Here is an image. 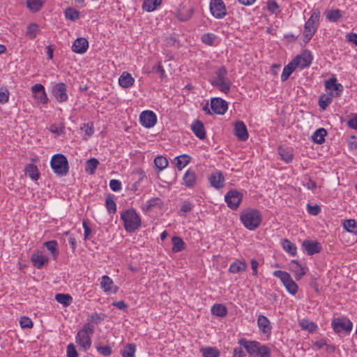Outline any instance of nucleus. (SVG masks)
Masks as SVG:
<instances>
[{"label":"nucleus","instance_id":"1","mask_svg":"<svg viewBox=\"0 0 357 357\" xmlns=\"http://www.w3.org/2000/svg\"><path fill=\"white\" fill-rule=\"evenodd\" d=\"M227 70L224 66L217 68L210 80L211 85L217 87L220 91L227 94L230 91L231 80L227 77Z\"/></svg>","mask_w":357,"mask_h":357},{"label":"nucleus","instance_id":"2","mask_svg":"<svg viewBox=\"0 0 357 357\" xmlns=\"http://www.w3.org/2000/svg\"><path fill=\"white\" fill-rule=\"evenodd\" d=\"M241 347L245 349L249 354L253 357H271V349L266 345H261L257 341H248L241 338L238 342Z\"/></svg>","mask_w":357,"mask_h":357},{"label":"nucleus","instance_id":"3","mask_svg":"<svg viewBox=\"0 0 357 357\" xmlns=\"http://www.w3.org/2000/svg\"><path fill=\"white\" fill-rule=\"evenodd\" d=\"M123 221L124 228L127 232L132 233L141 226V218L134 208H130L121 214Z\"/></svg>","mask_w":357,"mask_h":357},{"label":"nucleus","instance_id":"4","mask_svg":"<svg viewBox=\"0 0 357 357\" xmlns=\"http://www.w3.org/2000/svg\"><path fill=\"white\" fill-rule=\"evenodd\" d=\"M240 219L248 229L255 230L261 222V215L258 210L248 208L241 213Z\"/></svg>","mask_w":357,"mask_h":357},{"label":"nucleus","instance_id":"5","mask_svg":"<svg viewBox=\"0 0 357 357\" xmlns=\"http://www.w3.org/2000/svg\"><path fill=\"white\" fill-rule=\"evenodd\" d=\"M319 20V12L318 10H314L310 17L305 22L304 26V31L303 34V41L308 43L314 33L316 32Z\"/></svg>","mask_w":357,"mask_h":357},{"label":"nucleus","instance_id":"6","mask_svg":"<svg viewBox=\"0 0 357 357\" xmlns=\"http://www.w3.org/2000/svg\"><path fill=\"white\" fill-rule=\"evenodd\" d=\"M50 165L54 172L59 176H66L69 172V165L67 158L61 153L52 157Z\"/></svg>","mask_w":357,"mask_h":357},{"label":"nucleus","instance_id":"7","mask_svg":"<svg viewBox=\"0 0 357 357\" xmlns=\"http://www.w3.org/2000/svg\"><path fill=\"white\" fill-rule=\"evenodd\" d=\"M273 275L280 279L289 294L294 295L297 293L298 287L287 272L278 270L273 272Z\"/></svg>","mask_w":357,"mask_h":357},{"label":"nucleus","instance_id":"8","mask_svg":"<svg viewBox=\"0 0 357 357\" xmlns=\"http://www.w3.org/2000/svg\"><path fill=\"white\" fill-rule=\"evenodd\" d=\"M332 328L335 333H348L352 330V322L346 317H337L332 320Z\"/></svg>","mask_w":357,"mask_h":357},{"label":"nucleus","instance_id":"9","mask_svg":"<svg viewBox=\"0 0 357 357\" xmlns=\"http://www.w3.org/2000/svg\"><path fill=\"white\" fill-rule=\"evenodd\" d=\"M243 198V194L236 190H229L225 195V199L228 206L231 209H236Z\"/></svg>","mask_w":357,"mask_h":357},{"label":"nucleus","instance_id":"10","mask_svg":"<svg viewBox=\"0 0 357 357\" xmlns=\"http://www.w3.org/2000/svg\"><path fill=\"white\" fill-rule=\"evenodd\" d=\"M210 10L213 16L218 19L223 18L227 14L225 5L222 0H211Z\"/></svg>","mask_w":357,"mask_h":357},{"label":"nucleus","instance_id":"11","mask_svg":"<svg viewBox=\"0 0 357 357\" xmlns=\"http://www.w3.org/2000/svg\"><path fill=\"white\" fill-rule=\"evenodd\" d=\"M67 86L63 82L57 83L53 88L52 93L59 102H65L68 100Z\"/></svg>","mask_w":357,"mask_h":357},{"label":"nucleus","instance_id":"12","mask_svg":"<svg viewBox=\"0 0 357 357\" xmlns=\"http://www.w3.org/2000/svg\"><path fill=\"white\" fill-rule=\"evenodd\" d=\"M211 108L217 114H224L228 109V104L220 98H213L211 100Z\"/></svg>","mask_w":357,"mask_h":357},{"label":"nucleus","instance_id":"13","mask_svg":"<svg viewBox=\"0 0 357 357\" xmlns=\"http://www.w3.org/2000/svg\"><path fill=\"white\" fill-rule=\"evenodd\" d=\"M140 123L146 128H152L157 121V117L152 111L146 110L141 113L139 116Z\"/></svg>","mask_w":357,"mask_h":357},{"label":"nucleus","instance_id":"14","mask_svg":"<svg viewBox=\"0 0 357 357\" xmlns=\"http://www.w3.org/2000/svg\"><path fill=\"white\" fill-rule=\"evenodd\" d=\"M31 91L38 103L45 104L47 102L48 98L45 93V88L41 84H34L31 87Z\"/></svg>","mask_w":357,"mask_h":357},{"label":"nucleus","instance_id":"15","mask_svg":"<svg viewBox=\"0 0 357 357\" xmlns=\"http://www.w3.org/2000/svg\"><path fill=\"white\" fill-rule=\"evenodd\" d=\"M292 61L296 67L303 69L311 64L312 57L309 52H305L301 55L296 56Z\"/></svg>","mask_w":357,"mask_h":357},{"label":"nucleus","instance_id":"16","mask_svg":"<svg viewBox=\"0 0 357 357\" xmlns=\"http://www.w3.org/2000/svg\"><path fill=\"white\" fill-rule=\"evenodd\" d=\"M302 246L309 255L319 253L321 250V243L316 241L305 240L303 242Z\"/></svg>","mask_w":357,"mask_h":357},{"label":"nucleus","instance_id":"17","mask_svg":"<svg viewBox=\"0 0 357 357\" xmlns=\"http://www.w3.org/2000/svg\"><path fill=\"white\" fill-rule=\"evenodd\" d=\"M234 135L241 141H245L248 138V132L245 123L238 121L234 125Z\"/></svg>","mask_w":357,"mask_h":357},{"label":"nucleus","instance_id":"18","mask_svg":"<svg viewBox=\"0 0 357 357\" xmlns=\"http://www.w3.org/2000/svg\"><path fill=\"white\" fill-rule=\"evenodd\" d=\"M89 47V42L85 38H77L72 46V50L77 54L86 52Z\"/></svg>","mask_w":357,"mask_h":357},{"label":"nucleus","instance_id":"19","mask_svg":"<svg viewBox=\"0 0 357 357\" xmlns=\"http://www.w3.org/2000/svg\"><path fill=\"white\" fill-rule=\"evenodd\" d=\"M183 183L189 188H194L197 185V178L195 171L190 169L184 174Z\"/></svg>","mask_w":357,"mask_h":357},{"label":"nucleus","instance_id":"20","mask_svg":"<svg viewBox=\"0 0 357 357\" xmlns=\"http://www.w3.org/2000/svg\"><path fill=\"white\" fill-rule=\"evenodd\" d=\"M100 287L106 293H116L118 287L114 285L113 280L107 275H103L101 278Z\"/></svg>","mask_w":357,"mask_h":357},{"label":"nucleus","instance_id":"21","mask_svg":"<svg viewBox=\"0 0 357 357\" xmlns=\"http://www.w3.org/2000/svg\"><path fill=\"white\" fill-rule=\"evenodd\" d=\"M76 342L79 344L84 351H86L91 345V336L79 331L76 336Z\"/></svg>","mask_w":357,"mask_h":357},{"label":"nucleus","instance_id":"22","mask_svg":"<svg viewBox=\"0 0 357 357\" xmlns=\"http://www.w3.org/2000/svg\"><path fill=\"white\" fill-rule=\"evenodd\" d=\"M209 181L213 187L218 189L223 187L225 179L222 172H215L212 173L211 175L210 176Z\"/></svg>","mask_w":357,"mask_h":357},{"label":"nucleus","instance_id":"23","mask_svg":"<svg viewBox=\"0 0 357 357\" xmlns=\"http://www.w3.org/2000/svg\"><path fill=\"white\" fill-rule=\"evenodd\" d=\"M325 87L328 90L336 91V96H340V93L343 90V86L340 83H337V78L331 77L325 82Z\"/></svg>","mask_w":357,"mask_h":357},{"label":"nucleus","instance_id":"24","mask_svg":"<svg viewBox=\"0 0 357 357\" xmlns=\"http://www.w3.org/2000/svg\"><path fill=\"white\" fill-rule=\"evenodd\" d=\"M31 259L33 265L37 268H41L44 264L47 261V258L39 251L34 252Z\"/></svg>","mask_w":357,"mask_h":357},{"label":"nucleus","instance_id":"25","mask_svg":"<svg viewBox=\"0 0 357 357\" xmlns=\"http://www.w3.org/2000/svg\"><path fill=\"white\" fill-rule=\"evenodd\" d=\"M191 128L192 132L198 138L200 139H204L206 137L204 126L202 121L199 120L195 121L192 123Z\"/></svg>","mask_w":357,"mask_h":357},{"label":"nucleus","instance_id":"26","mask_svg":"<svg viewBox=\"0 0 357 357\" xmlns=\"http://www.w3.org/2000/svg\"><path fill=\"white\" fill-rule=\"evenodd\" d=\"M257 325L259 329L264 333H271V322L268 319L262 314H259L257 318Z\"/></svg>","mask_w":357,"mask_h":357},{"label":"nucleus","instance_id":"27","mask_svg":"<svg viewBox=\"0 0 357 357\" xmlns=\"http://www.w3.org/2000/svg\"><path fill=\"white\" fill-rule=\"evenodd\" d=\"M290 268L291 271L295 273V278L297 280H300L306 274L305 268L303 267L296 260L291 261L290 264Z\"/></svg>","mask_w":357,"mask_h":357},{"label":"nucleus","instance_id":"28","mask_svg":"<svg viewBox=\"0 0 357 357\" xmlns=\"http://www.w3.org/2000/svg\"><path fill=\"white\" fill-rule=\"evenodd\" d=\"M247 264L244 261L236 260L230 264L229 271L232 273H238L245 271Z\"/></svg>","mask_w":357,"mask_h":357},{"label":"nucleus","instance_id":"29","mask_svg":"<svg viewBox=\"0 0 357 357\" xmlns=\"http://www.w3.org/2000/svg\"><path fill=\"white\" fill-rule=\"evenodd\" d=\"M278 153L282 159L287 163L291 162L293 160L294 154L291 148L280 146L278 148Z\"/></svg>","mask_w":357,"mask_h":357},{"label":"nucleus","instance_id":"30","mask_svg":"<svg viewBox=\"0 0 357 357\" xmlns=\"http://www.w3.org/2000/svg\"><path fill=\"white\" fill-rule=\"evenodd\" d=\"M135 79L132 75L123 72L119 79V85L123 88H128L134 84Z\"/></svg>","mask_w":357,"mask_h":357},{"label":"nucleus","instance_id":"31","mask_svg":"<svg viewBox=\"0 0 357 357\" xmlns=\"http://www.w3.org/2000/svg\"><path fill=\"white\" fill-rule=\"evenodd\" d=\"M190 160L191 157L187 154L181 155L174 158L175 165L179 171L188 165Z\"/></svg>","mask_w":357,"mask_h":357},{"label":"nucleus","instance_id":"32","mask_svg":"<svg viewBox=\"0 0 357 357\" xmlns=\"http://www.w3.org/2000/svg\"><path fill=\"white\" fill-rule=\"evenodd\" d=\"M24 172L26 176L34 181H37L40 177L37 167L33 164L26 165L24 169Z\"/></svg>","mask_w":357,"mask_h":357},{"label":"nucleus","instance_id":"33","mask_svg":"<svg viewBox=\"0 0 357 357\" xmlns=\"http://www.w3.org/2000/svg\"><path fill=\"white\" fill-rule=\"evenodd\" d=\"M162 3V0H144L142 8L147 12H152Z\"/></svg>","mask_w":357,"mask_h":357},{"label":"nucleus","instance_id":"34","mask_svg":"<svg viewBox=\"0 0 357 357\" xmlns=\"http://www.w3.org/2000/svg\"><path fill=\"white\" fill-rule=\"evenodd\" d=\"M327 134L326 129L319 128L312 135V140L319 144H322L325 141V137Z\"/></svg>","mask_w":357,"mask_h":357},{"label":"nucleus","instance_id":"35","mask_svg":"<svg viewBox=\"0 0 357 357\" xmlns=\"http://www.w3.org/2000/svg\"><path fill=\"white\" fill-rule=\"evenodd\" d=\"M200 352L204 357H219L220 355L218 349L211 347H202L200 349Z\"/></svg>","mask_w":357,"mask_h":357},{"label":"nucleus","instance_id":"36","mask_svg":"<svg viewBox=\"0 0 357 357\" xmlns=\"http://www.w3.org/2000/svg\"><path fill=\"white\" fill-rule=\"evenodd\" d=\"M55 300L64 307H68L72 303L73 298L70 295L67 294H56L55 295Z\"/></svg>","mask_w":357,"mask_h":357},{"label":"nucleus","instance_id":"37","mask_svg":"<svg viewBox=\"0 0 357 357\" xmlns=\"http://www.w3.org/2000/svg\"><path fill=\"white\" fill-rule=\"evenodd\" d=\"M173 244L172 252H178L185 248V243L181 237L173 236L172 238Z\"/></svg>","mask_w":357,"mask_h":357},{"label":"nucleus","instance_id":"38","mask_svg":"<svg viewBox=\"0 0 357 357\" xmlns=\"http://www.w3.org/2000/svg\"><path fill=\"white\" fill-rule=\"evenodd\" d=\"M296 66H295L293 61L284 66L282 73L281 75V80L282 82L286 81L290 76V75L295 70Z\"/></svg>","mask_w":357,"mask_h":357},{"label":"nucleus","instance_id":"39","mask_svg":"<svg viewBox=\"0 0 357 357\" xmlns=\"http://www.w3.org/2000/svg\"><path fill=\"white\" fill-rule=\"evenodd\" d=\"M211 313L215 316L223 317L227 315V309L222 304H215L211 308Z\"/></svg>","mask_w":357,"mask_h":357},{"label":"nucleus","instance_id":"40","mask_svg":"<svg viewBox=\"0 0 357 357\" xmlns=\"http://www.w3.org/2000/svg\"><path fill=\"white\" fill-rule=\"evenodd\" d=\"M333 100V95L330 94H324L319 97V106L323 110L326 109V107L332 102Z\"/></svg>","mask_w":357,"mask_h":357},{"label":"nucleus","instance_id":"41","mask_svg":"<svg viewBox=\"0 0 357 357\" xmlns=\"http://www.w3.org/2000/svg\"><path fill=\"white\" fill-rule=\"evenodd\" d=\"M326 17L330 22H335L342 17V13L339 9L330 10L326 12Z\"/></svg>","mask_w":357,"mask_h":357},{"label":"nucleus","instance_id":"42","mask_svg":"<svg viewBox=\"0 0 357 357\" xmlns=\"http://www.w3.org/2000/svg\"><path fill=\"white\" fill-rule=\"evenodd\" d=\"M105 203L108 213L109 214H114L116 211V206L114 199V195H107L106 197Z\"/></svg>","mask_w":357,"mask_h":357},{"label":"nucleus","instance_id":"43","mask_svg":"<svg viewBox=\"0 0 357 357\" xmlns=\"http://www.w3.org/2000/svg\"><path fill=\"white\" fill-rule=\"evenodd\" d=\"M282 248L289 255L294 256L296 254V247L290 241L285 238L282 241Z\"/></svg>","mask_w":357,"mask_h":357},{"label":"nucleus","instance_id":"44","mask_svg":"<svg viewBox=\"0 0 357 357\" xmlns=\"http://www.w3.org/2000/svg\"><path fill=\"white\" fill-rule=\"evenodd\" d=\"M99 164L98 160L96 158H91L86 162L85 170L90 174H93L95 170Z\"/></svg>","mask_w":357,"mask_h":357},{"label":"nucleus","instance_id":"45","mask_svg":"<svg viewBox=\"0 0 357 357\" xmlns=\"http://www.w3.org/2000/svg\"><path fill=\"white\" fill-rule=\"evenodd\" d=\"M193 10L192 8H188L186 10H183L179 8L177 12V17L179 20L185 22L188 20L192 15Z\"/></svg>","mask_w":357,"mask_h":357},{"label":"nucleus","instance_id":"46","mask_svg":"<svg viewBox=\"0 0 357 357\" xmlns=\"http://www.w3.org/2000/svg\"><path fill=\"white\" fill-rule=\"evenodd\" d=\"M343 226L347 231L357 234V223L354 219L345 220Z\"/></svg>","mask_w":357,"mask_h":357},{"label":"nucleus","instance_id":"47","mask_svg":"<svg viewBox=\"0 0 357 357\" xmlns=\"http://www.w3.org/2000/svg\"><path fill=\"white\" fill-rule=\"evenodd\" d=\"M136 346L135 344H128L122 351V357H135Z\"/></svg>","mask_w":357,"mask_h":357},{"label":"nucleus","instance_id":"48","mask_svg":"<svg viewBox=\"0 0 357 357\" xmlns=\"http://www.w3.org/2000/svg\"><path fill=\"white\" fill-rule=\"evenodd\" d=\"M162 204V200L159 197H154L147 201L146 204L143 206L144 211H149L151 208L155 206H161Z\"/></svg>","mask_w":357,"mask_h":357},{"label":"nucleus","instance_id":"49","mask_svg":"<svg viewBox=\"0 0 357 357\" xmlns=\"http://www.w3.org/2000/svg\"><path fill=\"white\" fill-rule=\"evenodd\" d=\"M154 164L161 171L167 167L168 160L163 156H157L154 160Z\"/></svg>","mask_w":357,"mask_h":357},{"label":"nucleus","instance_id":"50","mask_svg":"<svg viewBox=\"0 0 357 357\" xmlns=\"http://www.w3.org/2000/svg\"><path fill=\"white\" fill-rule=\"evenodd\" d=\"M301 327L303 330H306L308 331L310 333H313L316 330L317 326L312 321H310L307 319H303L301 321Z\"/></svg>","mask_w":357,"mask_h":357},{"label":"nucleus","instance_id":"51","mask_svg":"<svg viewBox=\"0 0 357 357\" xmlns=\"http://www.w3.org/2000/svg\"><path fill=\"white\" fill-rule=\"evenodd\" d=\"M39 26L36 23H31L27 27L26 34L30 38L33 39L37 36V32L38 31Z\"/></svg>","mask_w":357,"mask_h":357},{"label":"nucleus","instance_id":"52","mask_svg":"<svg viewBox=\"0 0 357 357\" xmlns=\"http://www.w3.org/2000/svg\"><path fill=\"white\" fill-rule=\"evenodd\" d=\"M27 7L33 12H37L40 10L43 6V3L40 0H26Z\"/></svg>","mask_w":357,"mask_h":357},{"label":"nucleus","instance_id":"53","mask_svg":"<svg viewBox=\"0 0 357 357\" xmlns=\"http://www.w3.org/2000/svg\"><path fill=\"white\" fill-rule=\"evenodd\" d=\"M44 244L46 246V248H47V250L52 252V255L54 257H56L58 255V254H59L58 244L56 241H47Z\"/></svg>","mask_w":357,"mask_h":357},{"label":"nucleus","instance_id":"54","mask_svg":"<svg viewBox=\"0 0 357 357\" xmlns=\"http://www.w3.org/2000/svg\"><path fill=\"white\" fill-rule=\"evenodd\" d=\"M65 15L67 19H68L71 21H75L76 20H77L79 18V11H77L73 8H68L65 11Z\"/></svg>","mask_w":357,"mask_h":357},{"label":"nucleus","instance_id":"55","mask_svg":"<svg viewBox=\"0 0 357 357\" xmlns=\"http://www.w3.org/2000/svg\"><path fill=\"white\" fill-rule=\"evenodd\" d=\"M96 349L99 354L102 355L103 356H109L112 354V348L108 346H100L98 345L96 347Z\"/></svg>","mask_w":357,"mask_h":357},{"label":"nucleus","instance_id":"56","mask_svg":"<svg viewBox=\"0 0 357 357\" xmlns=\"http://www.w3.org/2000/svg\"><path fill=\"white\" fill-rule=\"evenodd\" d=\"M215 36L213 33H205L202 36V41L208 45H212L214 43Z\"/></svg>","mask_w":357,"mask_h":357},{"label":"nucleus","instance_id":"57","mask_svg":"<svg viewBox=\"0 0 357 357\" xmlns=\"http://www.w3.org/2000/svg\"><path fill=\"white\" fill-rule=\"evenodd\" d=\"M106 317V314L103 313H93L90 315L91 321L98 324L104 320Z\"/></svg>","mask_w":357,"mask_h":357},{"label":"nucleus","instance_id":"58","mask_svg":"<svg viewBox=\"0 0 357 357\" xmlns=\"http://www.w3.org/2000/svg\"><path fill=\"white\" fill-rule=\"evenodd\" d=\"M20 324L23 328H31L33 327V321L28 317H22L20 319Z\"/></svg>","mask_w":357,"mask_h":357},{"label":"nucleus","instance_id":"59","mask_svg":"<svg viewBox=\"0 0 357 357\" xmlns=\"http://www.w3.org/2000/svg\"><path fill=\"white\" fill-rule=\"evenodd\" d=\"M267 9L272 13H276L279 9L277 2L274 0L267 1Z\"/></svg>","mask_w":357,"mask_h":357},{"label":"nucleus","instance_id":"60","mask_svg":"<svg viewBox=\"0 0 357 357\" xmlns=\"http://www.w3.org/2000/svg\"><path fill=\"white\" fill-rule=\"evenodd\" d=\"M79 331L91 336L94 333V326L89 323H86L83 326V328Z\"/></svg>","mask_w":357,"mask_h":357},{"label":"nucleus","instance_id":"61","mask_svg":"<svg viewBox=\"0 0 357 357\" xmlns=\"http://www.w3.org/2000/svg\"><path fill=\"white\" fill-rule=\"evenodd\" d=\"M109 187L113 191H119L121 189V183L119 180L112 179L109 181Z\"/></svg>","mask_w":357,"mask_h":357},{"label":"nucleus","instance_id":"62","mask_svg":"<svg viewBox=\"0 0 357 357\" xmlns=\"http://www.w3.org/2000/svg\"><path fill=\"white\" fill-rule=\"evenodd\" d=\"M67 356L68 357H78L77 350L73 344H70L67 346Z\"/></svg>","mask_w":357,"mask_h":357},{"label":"nucleus","instance_id":"63","mask_svg":"<svg viewBox=\"0 0 357 357\" xmlns=\"http://www.w3.org/2000/svg\"><path fill=\"white\" fill-rule=\"evenodd\" d=\"M9 92L6 89H0V102L6 103L8 101Z\"/></svg>","mask_w":357,"mask_h":357},{"label":"nucleus","instance_id":"64","mask_svg":"<svg viewBox=\"0 0 357 357\" xmlns=\"http://www.w3.org/2000/svg\"><path fill=\"white\" fill-rule=\"evenodd\" d=\"M321 208L319 206H311L307 204V212L312 215H317L320 213Z\"/></svg>","mask_w":357,"mask_h":357}]
</instances>
